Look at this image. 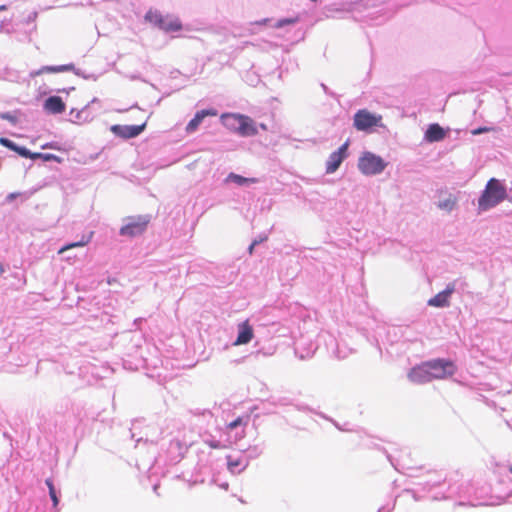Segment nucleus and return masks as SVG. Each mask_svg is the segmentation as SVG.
<instances>
[{
  "label": "nucleus",
  "mask_w": 512,
  "mask_h": 512,
  "mask_svg": "<svg viewBox=\"0 0 512 512\" xmlns=\"http://www.w3.org/2000/svg\"><path fill=\"white\" fill-rule=\"evenodd\" d=\"M507 196L506 187L496 178H491L478 200V207L486 211L501 203Z\"/></svg>",
  "instance_id": "1"
},
{
  "label": "nucleus",
  "mask_w": 512,
  "mask_h": 512,
  "mask_svg": "<svg viewBox=\"0 0 512 512\" xmlns=\"http://www.w3.org/2000/svg\"><path fill=\"white\" fill-rule=\"evenodd\" d=\"M225 124L233 128L241 136H252L257 133V129L251 118L239 114H225L222 115Z\"/></svg>",
  "instance_id": "2"
},
{
  "label": "nucleus",
  "mask_w": 512,
  "mask_h": 512,
  "mask_svg": "<svg viewBox=\"0 0 512 512\" xmlns=\"http://www.w3.org/2000/svg\"><path fill=\"white\" fill-rule=\"evenodd\" d=\"M386 165L381 157L371 152H365L358 162L359 170L365 175L379 174L386 168Z\"/></svg>",
  "instance_id": "3"
},
{
  "label": "nucleus",
  "mask_w": 512,
  "mask_h": 512,
  "mask_svg": "<svg viewBox=\"0 0 512 512\" xmlns=\"http://www.w3.org/2000/svg\"><path fill=\"white\" fill-rule=\"evenodd\" d=\"M382 116L371 113L367 109L358 110L353 118V125L358 131H369L376 126H382Z\"/></svg>",
  "instance_id": "4"
},
{
  "label": "nucleus",
  "mask_w": 512,
  "mask_h": 512,
  "mask_svg": "<svg viewBox=\"0 0 512 512\" xmlns=\"http://www.w3.org/2000/svg\"><path fill=\"white\" fill-rule=\"evenodd\" d=\"M427 363L433 380L451 377L455 374L457 369L456 365L450 360L435 359L427 361Z\"/></svg>",
  "instance_id": "5"
},
{
  "label": "nucleus",
  "mask_w": 512,
  "mask_h": 512,
  "mask_svg": "<svg viewBox=\"0 0 512 512\" xmlns=\"http://www.w3.org/2000/svg\"><path fill=\"white\" fill-rule=\"evenodd\" d=\"M150 219L147 216H137L128 218V222L120 228V235L135 237L143 234L147 229Z\"/></svg>",
  "instance_id": "6"
},
{
  "label": "nucleus",
  "mask_w": 512,
  "mask_h": 512,
  "mask_svg": "<svg viewBox=\"0 0 512 512\" xmlns=\"http://www.w3.org/2000/svg\"><path fill=\"white\" fill-rule=\"evenodd\" d=\"M147 122L144 121L139 125H114L112 126V132L124 139L134 138L140 135L146 128Z\"/></svg>",
  "instance_id": "7"
},
{
  "label": "nucleus",
  "mask_w": 512,
  "mask_h": 512,
  "mask_svg": "<svg viewBox=\"0 0 512 512\" xmlns=\"http://www.w3.org/2000/svg\"><path fill=\"white\" fill-rule=\"evenodd\" d=\"M349 146V141H346L344 144H342L339 149L335 152H333L326 163V172L327 173H334L343 160L347 157V149Z\"/></svg>",
  "instance_id": "8"
},
{
  "label": "nucleus",
  "mask_w": 512,
  "mask_h": 512,
  "mask_svg": "<svg viewBox=\"0 0 512 512\" xmlns=\"http://www.w3.org/2000/svg\"><path fill=\"white\" fill-rule=\"evenodd\" d=\"M408 378L410 381L417 384H423L433 380L427 362L412 368L408 374Z\"/></svg>",
  "instance_id": "9"
},
{
  "label": "nucleus",
  "mask_w": 512,
  "mask_h": 512,
  "mask_svg": "<svg viewBox=\"0 0 512 512\" xmlns=\"http://www.w3.org/2000/svg\"><path fill=\"white\" fill-rule=\"evenodd\" d=\"M455 290L453 283L448 284L446 289L437 293L434 297L428 300V305L433 307H446L449 305V298Z\"/></svg>",
  "instance_id": "10"
},
{
  "label": "nucleus",
  "mask_w": 512,
  "mask_h": 512,
  "mask_svg": "<svg viewBox=\"0 0 512 512\" xmlns=\"http://www.w3.org/2000/svg\"><path fill=\"white\" fill-rule=\"evenodd\" d=\"M43 108L49 114H61L65 111L66 105L61 97L50 96L45 100Z\"/></svg>",
  "instance_id": "11"
},
{
  "label": "nucleus",
  "mask_w": 512,
  "mask_h": 512,
  "mask_svg": "<svg viewBox=\"0 0 512 512\" xmlns=\"http://www.w3.org/2000/svg\"><path fill=\"white\" fill-rule=\"evenodd\" d=\"M216 115H217V112L214 109H204V110L198 111L195 114V116L187 124V126L185 128L186 132L187 133L195 132L205 117L216 116Z\"/></svg>",
  "instance_id": "12"
},
{
  "label": "nucleus",
  "mask_w": 512,
  "mask_h": 512,
  "mask_svg": "<svg viewBox=\"0 0 512 512\" xmlns=\"http://www.w3.org/2000/svg\"><path fill=\"white\" fill-rule=\"evenodd\" d=\"M238 328H239V333H238L236 341L234 342V345H243V344L249 343L254 336L253 328L249 324V321L246 320V321L240 323L238 325Z\"/></svg>",
  "instance_id": "13"
},
{
  "label": "nucleus",
  "mask_w": 512,
  "mask_h": 512,
  "mask_svg": "<svg viewBox=\"0 0 512 512\" xmlns=\"http://www.w3.org/2000/svg\"><path fill=\"white\" fill-rule=\"evenodd\" d=\"M159 29L166 33L178 32L182 29V23L178 17L166 15Z\"/></svg>",
  "instance_id": "14"
},
{
  "label": "nucleus",
  "mask_w": 512,
  "mask_h": 512,
  "mask_svg": "<svg viewBox=\"0 0 512 512\" xmlns=\"http://www.w3.org/2000/svg\"><path fill=\"white\" fill-rule=\"evenodd\" d=\"M445 137V131L439 124H431L425 132V139L429 142H437Z\"/></svg>",
  "instance_id": "15"
},
{
  "label": "nucleus",
  "mask_w": 512,
  "mask_h": 512,
  "mask_svg": "<svg viewBox=\"0 0 512 512\" xmlns=\"http://www.w3.org/2000/svg\"><path fill=\"white\" fill-rule=\"evenodd\" d=\"M0 144L10 150L17 152L20 156L25 158H32V152L25 148L16 145L13 141L5 137H0Z\"/></svg>",
  "instance_id": "16"
},
{
  "label": "nucleus",
  "mask_w": 512,
  "mask_h": 512,
  "mask_svg": "<svg viewBox=\"0 0 512 512\" xmlns=\"http://www.w3.org/2000/svg\"><path fill=\"white\" fill-rule=\"evenodd\" d=\"M92 235H93V232H91L88 237H82V239L80 241L73 242V243H70V244H67V245L61 247L58 250V254H63L65 251L72 249V248L83 247V246L87 245L90 242Z\"/></svg>",
  "instance_id": "17"
},
{
  "label": "nucleus",
  "mask_w": 512,
  "mask_h": 512,
  "mask_svg": "<svg viewBox=\"0 0 512 512\" xmlns=\"http://www.w3.org/2000/svg\"><path fill=\"white\" fill-rule=\"evenodd\" d=\"M227 181H232L238 185H244V184H253L258 182V179L256 178H246L241 175L230 173L227 177Z\"/></svg>",
  "instance_id": "18"
},
{
  "label": "nucleus",
  "mask_w": 512,
  "mask_h": 512,
  "mask_svg": "<svg viewBox=\"0 0 512 512\" xmlns=\"http://www.w3.org/2000/svg\"><path fill=\"white\" fill-rule=\"evenodd\" d=\"M164 17L165 16L159 13L158 11L149 10L145 15V20L159 28V26L163 22Z\"/></svg>",
  "instance_id": "19"
},
{
  "label": "nucleus",
  "mask_w": 512,
  "mask_h": 512,
  "mask_svg": "<svg viewBox=\"0 0 512 512\" xmlns=\"http://www.w3.org/2000/svg\"><path fill=\"white\" fill-rule=\"evenodd\" d=\"M457 203L456 197L450 195L447 199L440 201L438 203V207L442 210H446L448 212L452 211Z\"/></svg>",
  "instance_id": "20"
},
{
  "label": "nucleus",
  "mask_w": 512,
  "mask_h": 512,
  "mask_svg": "<svg viewBox=\"0 0 512 512\" xmlns=\"http://www.w3.org/2000/svg\"><path fill=\"white\" fill-rule=\"evenodd\" d=\"M227 460H228V462H227L228 469L232 473H236V472L240 471V469H238L242 465V461L240 459H233L231 456H228Z\"/></svg>",
  "instance_id": "21"
},
{
  "label": "nucleus",
  "mask_w": 512,
  "mask_h": 512,
  "mask_svg": "<svg viewBox=\"0 0 512 512\" xmlns=\"http://www.w3.org/2000/svg\"><path fill=\"white\" fill-rule=\"evenodd\" d=\"M41 159L42 161H57L60 162L61 159L50 153H36L34 152V160Z\"/></svg>",
  "instance_id": "22"
},
{
  "label": "nucleus",
  "mask_w": 512,
  "mask_h": 512,
  "mask_svg": "<svg viewBox=\"0 0 512 512\" xmlns=\"http://www.w3.org/2000/svg\"><path fill=\"white\" fill-rule=\"evenodd\" d=\"M46 484L49 488V494H50L51 500L53 501V505L56 507L58 505V497L56 495V491H55L53 482L51 479H47Z\"/></svg>",
  "instance_id": "23"
},
{
  "label": "nucleus",
  "mask_w": 512,
  "mask_h": 512,
  "mask_svg": "<svg viewBox=\"0 0 512 512\" xmlns=\"http://www.w3.org/2000/svg\"><path fill=\"white\" fill-rule=\"evenodd\" d=\"M296 22H298V18L281 19L277 22L276 27L281 28L285 25L295 24Z\"/></svg>",
  "instance_id": "24"
},
{
  "label": "nucleus",
  "mask_w": 512,
  "mask_h": 512,
  "mask_svg": "<svg viewBox=\"0 0 512 512\" xmlns=\"http://www.w3.org/2000/svg\"><path fill=\"white\" fill-rule=\"evenodd\" d=\"M73 69V65H62L57 67H48L47 70L51 72H62V71H69Z\"/></svg>",
  "instance_id": "25"
},
{
  "label": "nucleus",
  "mask_w": 512,
  "mask_h": 512,
  "mask_svg": "<svg viewBox=\"0 0 512 512\" xmlns=\"http://www.w3.org/2000/svg\"><path fill=\"white\" fill-rule=\"evenodd\" d=\"M0 118L4 119V120H8L11 123H16L17 122L16 115L10 114V113H0Z\"/></svg>",
  "instance_id": "26"
},
{
  "label": "nucleus",
  "mask_w": 512,
  "mask_h": 512,
  "mask_svg": "<svg viewBox=\"0 0 512 512\" xmlns=\"http://www.w3.org/2000/svg\"><path fill=\"white\" fill-rule=\"evenodd\" d=\"M242 424H243V418L242 417H238L234 421L230 422L227 425V428L230 429V430H233V429L237 428L238 426H240Z\"/></svg>",
  "instance_id": "27"
},
{
  "label": "nucleus",
  "mask_w": 512,
  "mask_h": 512,
  "mask_svg": "<svg viewBox=\"0 0 512 512\" xmlns=\"http://www.w3.org/2000/svg\"><path fill=\"white\" fill-rule=\"evenodd\" d=\"M490 131V128H487V127H481V128H478V129H475L472 131V134L473 135H478V134H481V133H484V132H489Z\"/></svg>",
  "instance_id": "28"
},
{
  "label": "nucleus",
  "mask_w": 512,
  "mask_h": 512,
  "mask_svg": "<svg viewBox=\"0 0 512 512\" xmlns=\"http://www.w3.org/2000/svg\"><path fill=\"white\" fill-rule=\"evenodd\" d=\"M207 444L213 449H218L220 447L219 442H207Z\"/></svg>",
  "instance_id": "29"
},
{
  "label": "nucleus",
  "mask_w": 512,
  "mask_h": 512,
  "mask_svg": "<svg viewBox=\"0 0 512 512\" xmlns=\"http://www.w3.org/2000/svg\"><path fill=\"white\" fill-rule=\"evenodd\" d=\"M21 194L19 193H11L7 196V200L8 201H12L13 199H15L17 196H20Z\"/></svg>",
  "instance_id": "30"
},
{
  "label": "nucleus",
  "mask_w": 512,
  "mask_h": 512,
  "mask_svg": "<svg viewBox=\"0 0 512 512\" xmlns=\"http://www.w3.org/2000/svg\"><path fill=\"white\" fill-rule=\"evenodd\" d=\"M74 112H75V109H72V110H71V112H70V114H71V115H73V114H74ZM80 113H81L80 111H76L75 117H76V118H79V117H80Z\"/></svg>",
  "instance_id": "31"
},
{
  "label": "nucleus",
  "mask_w": 512,
  "mask_h": 512,
  "mask_svg": "<svg viewBox=\"0 0 512 512\" xmlns=\"http://www.w3.org/2000/svg\"><path fill=\"white\" fill-rule=\"evenodd\" d=\"M6 9H7V7H6L5 5H1V6H0V11H4V10H6Z\"/></svg>",
  "instance_id": "32"
},
{
  "label": "nucleus",
  "mask_w": 512,
  "mask_h": 512,
  "mask_svg": "<svg viewBox=\"0 0 512 512\" xmlns=\"http://www.w3.org/2000/svg\"><path fill=\"white\" fill-rule=\"evenodd\" d=\"M253 247H254V244H252V245L250 246V252H252Z\"/></svg>",
  "instance_id": "33"
},
{
  "label": "nucleus",
  "mask_w": 512,
  "mask_h": 512,
  "mask_svg": "<svg viewBox=\"0 0 512 512\" xmlns=\"http://www.w3.org/2000/svg\"><path fill=\"white\" fill-rule=\"evenodd\" d=\"M312 2H317L318 0H311Z\"/></svg>",
  "instance_id": "34"
}]
</instances>
